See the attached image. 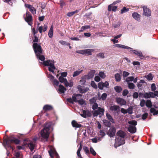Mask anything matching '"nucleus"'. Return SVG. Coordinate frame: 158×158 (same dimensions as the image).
I'll return each mask as SVG.
<instances>
[{"instance_id":"nucleus-11","label":"nucleus","mask_w":158,"mask_h":158,"mask_svg":"<svg viewBox=\"0 0 158 158\" xmlns=\"http://www.w3.org/2000/svg\"><path fill=\"white\" fill-rule=\"evenodd\" d=\"M49 148L50 149L48 151V152L52 158H53L54 156H56L57 157H58V154L56 152L55 148L52 146H50Z\"/></svg>"},{"instance_id":"nucleus-7","label":"nucleus","mask_w":158,"mask_h":158,"mask_svg":"<svg viewBox=\"0 0 158 158\" xmlns=\"http://www.w3.org/2000/svg\"><path fill=\"white\" fill-rule=\"evenodd\" d=\"M94 51V50L92 49H84L81 50H77L76 52L78 53L85 55H90L92 54V52Z\"/></svg>"},{"instance_id":"nucleus-24","label":"nucleus","mask_w":158,"mask_h":158,"mask_svg":"<svg viewBox=\"0 0 158 158\" xmlns=\"http://www.w3.org/2000/svg\"><path fill=\"white\" fill-rule=\"evenodd\" d=\"M43 27L42 26H40L38 28V30L40 33H42V31H46L48 27L46 25H44Z\"/></svg>"},{"instance_id":"nucleus-40","label":"nucleus","mask_w":158,"mask_h":158,"mask_svg":"<svg viewBox=\"0 0 158 158\" xmlns=\"http://www.w3.org/2000/svg\"><path fill=\"white\" fill-rule=\"evenodd\" d=\"M114 89L115 91L118 93H119L122 90V88L121 87L118 86H115Z\"/></svg>"},{"instance_id":"nucleus-62","label":"nucleus","mask_w":158,"mask_h":158,"mask_svg":"<svg viewBox=\"0 0 158 158\" xmlns=\"http://www.w3.org/2000/svg\"><path fill=\"white\" fill-rule=\"evenodd\" d=\"M94 80L96 82H99L100 80V78L98 76H96L94 77Z\"/></svg>"},{"instance_id":"nucleus-17","label":"nucleus","mask_w":158,"mask_h":158,"mask_svg":"<svg viewBox=\"0 0 158 158\" xmlns=\"http://www.w3.org/2000/svg\"><path fill=\"white\" fill-rule=\"evenodd\" d=\"M113 46L114 47H116L118 48H121L123 49H127L130 50L132 48H131L126 46L125 45L120 44H115L113 45Z\"/></svg>"},{"instance_id":"nucleus-35","label":"nucleus","mask_w":158,"mask_h":158,"mask_svg":"<svg viewBox=\"0 0 158 158\" xmlns=\"http://www.w3.org/2000/svg\"><path fill=\"white\" fill-rule=\"evenodd\" d=\"M106 116L108 118V119L111 122L113 123H114V121L113 119L112 116L110 115L108 113H107L106 114Z\"/></svg>"},{"instance_id":"nucleus-12","label":"nucleus","mask_w":158,"mask_h":158,"mask_svg":"<svg viewBox=\"0 0 158 158\" xmlns=\"http://www.w3.org/2000/svg\"><path fill=\"white\" fill-rule=\"evenodd\" d=\"M109 86V83L106 81L105 82H101L98 83V86L99 89L102 90L104 88H108Z\"/></svg>"},{"instance_id":"nucleus-43","label":"nucleus","mask_w":158,"mask_h":158,"mask_svg":"<svg viewBox=\"0 0 158 158\" xmlns=\"http://www.w3.org/2000/svg\"><path fill=\"white\" fill-rule=\"evenodd\" d=\"M107 96V94L106 93H104L102 95L101 98H99V100L102 99L103 100H104L106 99Z\"/></svg>"},{"instance_id":"nucleus-9","label":"nucleus","mask_w":158,"mask_h":158,"mask_svg":"<svg viewBox=\"0 0 158 158\" xmlns=\"http://www.w3.org/2000/svg\"><path fill=\"white\" fill-rule=\"evenodd\" d=\"M24 143L25 145H27L31 151L32 152L33 151L35 147L34 144L33 142L27 139L24 140Z\"/></svg>"},{"instance_id":"nucleus-31","label":"nucleus","mask_w":158,"mask_h":158,"mask_svg":"<svg viewBox=\"0 0 158 158\" xmlns=\"http://www.w3.org/2000/svg\"><path fill=\"white\" fill-rule=\"evenodd\" d=\"M82 96L80 94H77L75 95L73 97V100L75 102H77L78 100H79V97H81Z\"/></svg>"},{"instance_id":"nucleus-10","label":"nucleus","mask_w":158,"mask_h":158,"mask_svg":"<svg viewBox=\"0 0 158 158\" xmlns=\"http://www.w3.org/2000/svg\"><path fill=\"white\" fill-rule=\"evenodd\" d=\"M121 2L120 0H118L114 2L112 4L109 5L108 7V10L109 11L112 10L113 11L115 12L116 11L117 8V6H114L115 5L118 3Z\"/></svg>"},{"instance_id":"nucleus-51","label":"nucleus","mask_w":158,"mask_h":158,"mask_svg":"<svg viewBox=\"0 0 158 158\" xmlns=\"http://www.w3.org/2000/svg\"><path fill=\"white\" fill-rule=\"evenodd\" d=\"M129 10V9L128 8H126L125 7H124L121 10V13L123 14L125 12H126Z\"/></svg>"},{"instance_id":"nucleus-36","label":"nucleus","mask_w":158,"mask_h":158,"mask_svg":"<svg viewBox=\"0 0 158 158\" xmlns=\"http://www.w3.org/2000/svg\"><path fill=\"white\" fill-rule=\"evenodd\" d=\"M145 77L149 81H151L152 80L153 78V75L150 73L145 76Z\"/></svg>"},{"instance_id":"nucleus-50","label":"nucleus","mask_w":158,"mask_h":158,"mask_svg":"<svg viewBox=\"0 0 158 158\" xmlns=\"http://www.w3.org/2000/svg\"><path fill=\"white\" fill-rule=\"evenodd\" d=\"M127 113H128L129 114H131L132 113V108L131 107H129L127 109Z\"/></svg>"},{"instance_id":"nucleus-21","label":"nucleus","mask_w":158,"mask_h":158,"mask_svg":"<svg viewBox=\"0 0 158 158\" xmlns=\"http://www.w3.org/2000/svg\"><path fill=\"white\" fill-rule=\"evenodd\" d=\"M132 16L134 19L138 21H140V15L136 12H134L132 14Z\"/></svg>"},{"instance_id":"nucleus-39","label":"nucleus","mask_w":158,"mask_h":158,"mask_svg":"<svg viewBox=\"0 0 158 158\" xmlns=\"http://www.w3.org/2000/svg\"><path fill=\"white\" fill-rule=\"evenodd\" d=\"M98 75L102 79H104L106 77V75L103 72H100Z\"/></svg>"},{"instance_id":"nucleus-41","label":"nucleus","mask_w":158,"mask_h":158,"mask_svg":"<svg viewBox=\"0 0 158 158\" xmlns=\"http://www.w3.org/2000/svg\"><path fill=\"white\" fill-rule=\"evenodd\" d=\"M146 105L148 107L150 108L152 106V103L149 100H148L146 102Z\"/></svg>"},{"instance_id":"nucleus-13","label":"nucleus","mask_w":158,"mask_h":158,"mask_svg":"<svg viewBox=\"0 0 158 158\" xmlns=\"http://www.w3.org/2000/svg\"><path fill=\"white\" fill-rule=\"evenodd\" d=\"M116 101L117 104L121 106L125 105L127 104L126 101L124 99L121 98H116Z\"/></svg>"},{"instance_id":"nucleus-59","label":"nucleus","mask_w":158,"mask_h":158,"mask_svg":"<svg viewBox=\"0 0 158 158\" xmlns=\"http://www.w3.org/2000/svg\"><path fill=\"white\" fill-rule=\"evenodd\" d=\"M52 81L53 82V84L57 86L59 85V82L57 80L54 79Z\"/></svg>"},{"instance_id":"nucleus-1","label":"nucleus","mask_w":158,"mask_h":158,"mask_svg":"<svg viewBox=\"0 0 158 158\" xmlns=\"http://www.w3.org/2000/svg\"><path fill=\"white\" fill-rule=\"evenodd\" d=\"M33 47L36 56L38 60L42 61L41 63L44 66H48V70L52 73H54V70L56 69L53 60H47L44 61L45 57L43 55L42 50L41 46L36 43L33 44Z\"/></svg>"},{"instance_id":"nucleus-61","label":"nucleus","mask_w":158,"mask_h":158,"mask_svg":"<svg viewBox=\"0 0 158 158\" xmlns=\"http://www.w3.org/2000/svg\"><path fill=\"white\" fill-rule=\"evenodd\" d=\"M83 150L84 152L86 153H88L89 152V150L88 148L87 147H84L83 148Z\"/></svg>"},{"instance_id":"nucleus-54","label":"nucleus","mask_w":158,"mask_h":158,"mask_svg":"<svg viewBox=\"0 0 158 158\" xmlns=\"http://www.w3.org/2000/svg\"><path fill=\"white\" fill-rule=\"evenodd\" d=\"M90 152L94 156L96 155V152L94 150V149L92 148L91 147L90 148Z\"/></svg>"},{"instance_id":"nucleus-2","label":"nucleus","mask_w":158,"mask_h":158,"mask_svg":"<svg viewBox=\"0 0 158 158\" xmlns=\"http://www.w3.org/2000/svg\"><path fill=\"white\" fill-rule=\"evenodd\" d=\"M125 135V133L123 131H119L117 133L118 137L115 139V143L114 144V146L115 148L124 144Z\"/></svg>"},{"instance_id":"nucleus-3","label":"nucleus","mask_w":158,"mask_h":158,"mask_svg":"<svg viewBox=\"0 0 158 158\" xmlns=\"http://www.w3.org/2000/svg\"><path fill=\"white\" fill-rule=\"evenodd\" d=\"M67 75V73L66 72H62L61 73V76L59 77V81L62 83H63L65 86L72 87L73 85V82L72 81H70L69 82H68L67 80L65 77H66Z\"/></svg>"},{"instance_id":"nucleus-33","label":"nucleus","mask_w":158,"mask_h":158,"mask_svg":"<svg viewBox=\"0 0 158 158\" xmlns=\"http://www.w3.org/2000/svg\"><path fill=\"white\" fill-rule=\"evenodd\" d=\"M114 77L116 81H119L121 80V76L119 73L115 74L114 75Z\"/></svg>"},{"instance_id":"nucleus-30","label":"nucleus","mask_w":158,"mask_h":158,"mask_svg":"<svg viewBox=\"0 0 158 158\" xmlns=\"http://www.w3.org/2000/svg\"><path fill=\"white\" fill-rule=\"evenodd\" d=\"M132 51L134 54L140 57H141L143 56L142 53L140 51L135 50H133Z\"/></svg>"},{"instance_id":"nucleus-14","label":"nucleus","mask_w":158,"mask_h":158,"mask_svg":"<svg viewBox=\"0 0 158 158\" xmlns=\"http://www.w3.org/2000/svg\"><path fill=\"white\" fill-rule=\"evenodd\" d=\"M96 73V71L94 70H90L87 75H85V77H87L88 79H89L93 78Z\"/></svg>"},{"instance_id":"nucleus-15","label":"nucleus","mask_w":158,"mask_h":158,"mask_svg":"<svg viewBox=\"0 0 158 158\" xmlns=\"http://www.w3.org/2000/svg\"><path fill=\"white\" fill-rule=\"evenodd\" d=\"M25 19V21L28 23L29 25H31L32 24V16L28 14V12H27L26 16Z\"/></svg>"},{"instance_id":"nucleus-55","label":"nucleus","mask_w":158,"mask_h":158,"mask_svg":"<svg viewBox=\"0 0 158 158\" xmlns=\"http://www.w3.org/2000/svg\"><path fill=\"white\" fill-rule=\"evenodd\" d=\"M120 25V22H118L117 23L114 24L113 25V26L114 28H117L119 27Z\"/></svg>"},{"instance_id":"nucleus-46","label":"nucleus","mask_w":158,"mask_h":158,"mask_svg":"<svg viewBox=\"0 0 158 158\" xmlns=\"http://www.w3.org/2000/svg\"><path fill=\"white\" fill-rule=\"evenodd\" d=\"M128 87L131 89H134L135 88V85L133 83H129L128 84Z\"/></svg>"},{"instance_id":"nucleus-53","label":"nucleus","mask_w":158,"mask_h":158,"mask_svg":"<svg viewBox=\"0 0 158 158\" xmlns=\"http://www.w3.org/2000/svg\"><path fill=\"white\" fill-rule=\"evenodd\" d=\"M129 74L128 72L126 71H123V75L124 77H126Z\"/></svg>"},{"instance_id":"nucleus-5","label":"nucleus","mask_w":158,"mask_h":158,"mask_svg":"<svg viewBox=\"0 0 158 158\" xmlns=\"http://www.w3.org/2000/svg\"><path fill=\"white\" fill-rule=\"evenodd\" d=\"M49 125L47 124L44 128L41 131L40 134L42 139H45L46 141L49 135Z\"/></svg>"},{"instance_id":"nucleus-49","label":"nucleus","mask_w":158,"mask_h":158,"mask_svg":"<svg viewBox=\"0 0 158 158\" xmlns=\"http://www.w3.org/2000/svg\"><path fill=\"white\" fill-rule=\"evenodd\" d=\"M151 90L152 91H155L156 89L155 84L153 83L151 85Z\"/></svg>"},{"instance_id":"nucleus-4","label":"nucleus","mask_w":158,"mask_h":158,"mask_svg":"<svg viewBox=\"0 0 158 158\" xmlns=\"http://www.w3.org/2000/svg\"><path fill=\"white\" fill-rule=\"evenodd\" d=\"M19 140L15 138H8L4 140L3 145L6 149H7L6 146H7L10 149H12V150H13L14 149L10 145V144L14 143L16 144H18L19 143Z\"/></svg>"},{"instance_id":"nucleus-25","label":"nucleus","mask_w":158,"mask_h":158,"mask_svg":"<svg viewBox=\"0 0 158 158\" xmlns=\"http://www.w3.org/2000/svg\"><path fill=\"white\" fill-rule=\"evenodd\" d=\"M153 92H149V93H146L145 94H143V96L145 98H153Z\"/></svg>"},{"instance_id":"nucleus-26","label":"nucleus","mask_w":158,"mask_h":158,"mask_svg":"<svg viewBox=\"0 0 158 158\" xmlns=\"http://www.w3.org/2000/svg\"><path fill=\"white\" fill-rule=\"evenodd\" d=\"M72 124L73 126L74 127H81V125L77 122L75 120H73L72 122Z\"/></svg>"},{"instance_id":"nucleus-8","label":"nucleus","mask_w":158,"mask_h":158,"mask_svg":"<svg viewBox=\"0 0 158 158\" xmlns=\"http://www.w3.org/2000/svg\"><path fill=\"white\" fill-rule=\"evenodd\" d=\"M104 110V109L101 108L100 107H98V110L95 111L93 113L94 116H97L98 115H99V117H101L103 115Z\"/></svg>"},{"instance_id":"nucleus-56","label":"nucleus","mask_w":158,"mask_h":158,"mask_svg":"<svg viewBox=\"0 0 158 158\" xmlns=\"http://www.w3.org/2000/svg\"><path fill=\"white\" fill-rule=\"evenodd\" d=\"M128 93V91L127 89L124 90L123 92V95L125 96H126Z\"/></svg>"},{"instance_id":"nucleus-16","label":"nucleus","mask_w":158,"mask_h":158,"mask_svg":"<svg viewBox=\"0 0 158 158\" xmlns=\"http://www.w3.org/2000/svg\"><path fill=\"white\" fill-rule=\"evenodd\" d=\"M143 15L146 16H149L151 15V11L146 6H144L143 7Z\"/></svg>"},{"instance_id":"nucleus-42","label":"nucleus","mask_w":158,"mask_h":158,"mask_svg":"<svg viewBox=\"0 0 158 158\" xmlns=\"http://www.w3.org/2000/svg\"><path fill=\"white\" fill-rule=\"evenodd\" d=\"M77 102L79 104H80L81 105H83L85 104V101L83 99H79V100H78Z\"/></svg>"},{"instance_id":"nucleus-28","label":"nucleus","mask_w":158,"mask_h":158,"mask_svg":"<svg viewBox=\"0 0 158 158\" xmlns=\"http://www.w3.org/2000/svg\"><path fill=\"white\" fill-rule=\"evenodd\" d=\"M82 70H81L80 69H79L77 70H76L74 72L73 75V77H74L78 76L82 72Z\"/></svg>"},{"instance_id":"nucleus-23","label":"nucleus","mask_w":158,"mask_h":158,"mask_svg":"<svg viewBox=\"0 0 158 158\" xmlns=\"http://www.w3.org/2000/svg\"><path fill=\"white\" fill-rule=\"evenodd\" d=\"M66 90V89L63 85H59L58 89L59 93H64Z\"/></svg>"},{"instance_id":"nucleus-45","label":"nucleus","mask_w":158,"mask_h":158,"mask_svg":"<svg viewBox=\"0 0 158 158\" xmlns=\"http://www.w3.org/2000/svg\"><path fill=\"white\" fill-rule=\"evenodd\" d=\"M103 122L104 124L107 127H109L110 126V123L106 120H104Z\"/></svg>"},{"instance_id":"nucleus-52","label":"nucleus","mask_w":158,"mask_h":158,"mask_svg":"<svg viewBox=\"0 0 158 158\" xmlns=\"http://www.w3.org/2000/svg\"><path fill=\"white\" fill-rule=\"evenodd\" d=\"M97 56L101 58H104V53H100L97 55Z\"/></svg>"},{"instance_id":"nucleus-64","label":"nucleus","mask_w":158,"mask_h":158,"mask_svg":"<svg viewBox=\"0 0 158 158\" xmlns=\"http://www.w3.org/2000/svg\"><path fill=\"white\" fill-rule=\"evenodd\" d=\"M145 103L146 104V102L144 100H142L140 103V105L141 107H143L145 105Z\"/></svg>"},{"instance_id":"nucleus-34","label":"nucleus","mask_w":158,"mask_h":158,"mask_svg":"<svg viewBox=\"0 0 158 158\" xmlns=\"http://www.w3.org/2000/svg\"><path fill=\"white\" fill-rule=\"evenodd\" d=\"M88 79L87 77H85V75L81 78L80 82L81 84L84 85L86 82V80Z\"/></svg>"},{"instance_id":"nucleus-32","label":"nucleus","mask_w":158,"mask_h":158,"mask_svg":"<svg viewBox=\"0 0 158 158\" xmlns=\"http://www.w3.org/2000/svg\"><path fill=\"white\" fill-rule=\"evenodd\" d=\"M89 113L88 111L83 110L82 111V113H81L80 114V115L82 117L85 118H86L88 116V113Z\"/></svg>"},{"instance_id":"nucleus-37","label":"nucleus","mask_w":158,"mask_h":158,"mask_svg":"<svg viewBox=\"0 0 158 158\" xmlns=\"http://www.w3.org/2000/svg\"><path fill=\"white\" fill-rule=\"evenodd\" d=\"M82 148V146L80 144V147L78 149L77 152V156H78L80 158H82L81 157V156L80 154V152Z\"/></svg>"},{"instance_id":"nucleus-27","label":"nucleus","mask_w":158,"mask_h":158,"mask_svg":"<svg viewBox=\"0 0 158 158\" xmlns=\"http://www.w3.org/2000/svg\"><path fill=\"white\" fill-rule=\"evenodd\" d=\"M52 109V106L50 105H46L43 108V109L45 111L49 110Z\"/></svg>"},{"instance_id":"nucleus-57","label":"nucleus","mask_w":158,"mask_h":158,"mask_svg":"<svg viewBox=\"0 0 158 158\" xmlns=\"http://www.w3.org/2000/svg\"><path fill=\"white\" fill-rule=\"evenodd\" d=\"M48 77L49 78L50 80L52 81L54 80L55 79H54V77L50 74H49L48 75Z\"/></svg>"},{"instance_id":"nucleus-22","label":"nucleus","mask_w":158,"mask_h":158,"mask_svg":"<svg viewBox=\"0 0 158 158\" xmlns=\"http://www.w3.org/2000/svg\"><path fill=\"white\" fill-rule=\"evenodd\" d=\"M25 6L28 8L30 11L33 14H35L36 13L35 9L31 5L29 4H26Z\"/></svg>"},{"instance_id":"nucleus-6","label":"nucleus","mask_w":158,"mask_h":158,"mask_svg":"<svg viewBox=\"0 0 158 158\" xmlns=\"http://www.w3.org/2000/svg\"><path fill=\"white\" fill-rule=\"evenodd\" d=\"M130 124L128 128V131L131 133H134L136 131V128L135 126L137 125V122L135 120H132L128 122Z\"/></svg>"},{"instance_id":"nucleus-48","label":"nucleus","mask_w":158,"mask_h":158,"mask_svg":"<svg viewBox=\"0 0 158 158\" xmlns=\"http://www.w3.org/2000/svg\"><path fill=\"white\" fill-rule=\"evenodd\" d=\"M101 139V138H98V139L97 138H95L91 139L92 142L94 143H97L98 140L100 141Z\"/></svg>"},{"instance_id":"nucleus-20","label":"nucleus","mask_w":158,"mask_h":158,"mask_svg":"<svg viewBox=\"0 0 158 158\" xmlns=\"http://www.w3.org/2000/svg\"><path fill=\"white\" fill-rule=\"evenodd\" d=\"M77 88L81 93H83L87 91L89 89L87 87H84L81 86V85H78L77 86Z\"/></svg>"},{"instance_id":"nucleus-47","label":"nucleus","mask_w":158,"mask_h":158,"mask_svg":"<svg viewBox=\"0 0 158 158\" xmlns=\"http://www.w3.org/2000/svg\"><path fill=\"white\" fill-rule=\"evenodd\" d=\"M91 85L94 89L97 88V86L95 82L93 81H91L90 84Z\"/></svg>"},{"instance_id":"nucleus-44","label":"nucleus","mask_w":158,"mask_h":158,"mask_svg":"<svg viewBox=\"0 0 158 158\" xmlns=\"http://www.w3.org/2000/svg\"><path fill=\"white\" fill-rule=\"evenodd\" d=\"M134 79V77H129L126 78V81L127 82L132 81H133Z\"/></svg>"},{"instance_id":"nucleus-38","label":"nucleus","mask_w":158,"mask_h":158,"mask_svg":"<svg viewBox=\"0 0 158 158\" xmlns=\"http://www.w3.org/2000/svg\"><path fill=\"white\" fill-rule=\"evenodd\" d=\"M150 112L151 113H153V114L154 115H156L158 114V111L156 110L153 108H151L150 109Z\"/></svg>"},{"instance_id":"nucleus-29","label":"nucleus","mask_w":158,"mask_h":158,"mask_svg":"<svg viewBox=\"0 0 158 158\" xmlns=\"http://www.w3.org/2000/svg\"><path fill=\"white\" fill-rule=\"evenodd\" d=\"M53 26L52 25L49 30V31L48 32V35L49 37L51 38L53 36Z\"/></svg>"},{"instance_id":"nucleus-19","label":"nucleus","mask_w":158,"mask_h":158,"mask_svg":"<svg viewBox=\"0 0 158 158\" xmlns=\"http://www.w3.org/2000/svg\"><path fill=\"white\" fill-rule=\"evenodd\" d=\"M110 109L112 111L118 112L119 111L120 107L117 105H113L110 107Z\"/></svg>"},{"instance_id":"nucleus-58","label":"nucleus","mask_w":158,"mask_h":158,"mask_svg":"<svg viewBox=\"0 0 158 158\" xmlns=\"http://www.w3.org/2000/svg\"><path fill=\"white\" fill-rule=\"evenodd\" d=\"M98 107V105L97 103H94L92 107V108L94 110L97 109Z\"/></svg>"},{"instance_id":"nucleus-63","label":"nucleus","mask_w":158,"mask_h":158,"mask_svg":"<svg viewBox=\"0 0 158 158\" xmlns=\"http://www.w3.org/2000/svg\"><path fill=\"white\" fill-rule=\"evenodd\" d=\"M148 114L147 113H145L142 116V119L143 120L145 119L148 117Z\"/></svg>"},{"instance_id":"nucleus-60","label":"nucleus","mask_w":158,"mask_h":158,"mask_svg":"<svg viewBox=\"0 0 158 158\" xmlns=\"http://www.w3.org/2000/svg\"><path fill=\"white\" fill-rule=\"evenodd\" d=\"M154 92H153V98H154L155 96H157L158 97V91H154Z\"/></svg>"},{"instance_id":"nucleus-18","label":"nucleus","mask_w":158,"mask_h":158,"mask_svg":"<svg viewBox=\"0 0 158 158\" xmlns=\"http://www.w3.org/2000/svg\"><path fill=\"white\" fill-rule=\"evenodd\" d=\"M115 128L112 127L110 128L107 134L110 137H113L115 135Z\"/></svg>"}]
</instances>
